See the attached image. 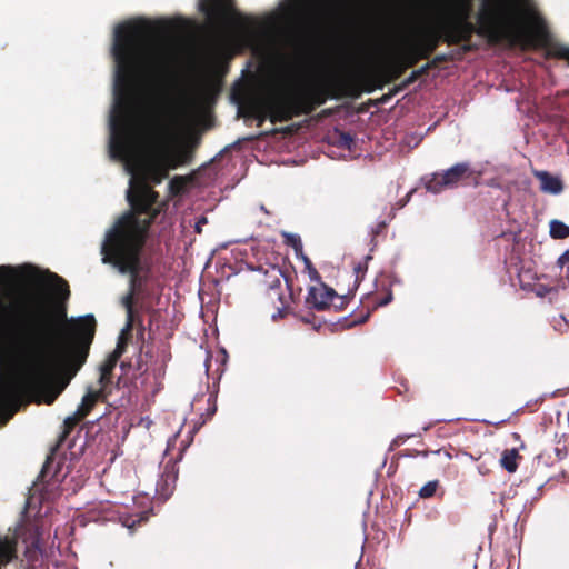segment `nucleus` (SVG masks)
<instances>
[{"label": "nucleus", "instance_id": "1", "mask_svg": "<svg viewBox=\"0 0 569 569\" xmlns=\"http://www.w3.org/2000/svg\"><path fill=\"white\" fill-rule=\"evenodd\" d=\"M116 89L114 104L110 116V153L112 158L124 159L132 150L133 96L131 84L141 76L148 89V101L152 111L158 147L142 164L141 180L131 179L128 201L131 211L120 217L106 233L101 246L103 263H110L122 274H129V290L137 293L148 281L152 267L161 258L160 247L150 248L148 257L141 253L150 226L161 213L164 203L149 183L159 184L170 170L189 164L193 160L199 138L169 148V131L161 121L168 86L173 76L176 59H114Z\"/></svg>", "mask_w": 569, "mask_h": 569}, {"label": "nucleus", "instance_id": "2", "mask_svg": "<svg viewBox=\"0 0 569 569\" xmlns=\"http://www.w3.org/2000/svg\"><path fill=\"white\" fill-rule=\"evenodd\" d=\"M32 287L9 301L0 298V339L19 348L30 368L22 377V387L30 391L46 388L63 370H78L89 355L96 332L92 315L81 318L69 340L59 339L60 325L67 321L66 302L70 297L67 280L31 266Z\"/></svg>", "mask_w": 569, "mask_h": 569}, {"label": "nucleus", "instance_id": "3", "mask_svg": "<svg viewBox=\"0 0 569 569\" xmlns=\"http://www.w3.org/2000/svg\"><path fill=\"white\" fill-rule=\"evenodd\" d=\"M469 7L446 19L438 29H429L412 46L418 57L428 59L441 42L449 46L471 40L473 33L485 37L490 44L508 43L522 49L537 47L542 28L530 27L520 0H483L478 13V27L468 20Z\"/></svg>", "mask_w": 569, "mask_h": 569}, {"label": "nucleus", "instance_id": "4", "mask_svg": "<svg viewBox=\"0 0 569 569\" xmlns=\"http://www.w3.org/2000/svg\"><path fill=\"white\" fill-rule=\"evenodd\" d=\"M325 101L323 91H303L271 99L267 103V110L272 123L283 122L300 114L311 113L316 107L325 103Z\"/></svg>", "mask_w": 569, "mask_h": 569}, {"label": "nucleus", "instance_id": "5", "mask_svg": "<svg viewBox=\"0 0 569 569\" xmlns=\"http://www.w3.org/2000/svg\"><path fill=\"white\" fill-rule=\"evenodd\" d=\"M283 278L282 270L277 266H269L267 269H259L257 281L261 286V289L268 297L271 306L277 309L280 317H283L284 311L289 307V300H292L293 296L290 289V280L286 278L287 289L290 290L289 297H286L281 288V279Z\"/></svg>", "mask_w": 569, "mask_h": 569}, {"label": "nucleus", "instance_id": "6", "mask_svg": "<svg viewBox=\"0 0 569 569\" xmlns=\"http://www.w3.org/2000/svg\"><path fill=\"white\" fill-rule=\"evenodd\" d=\"M472 170L468 162H459L442 172H435L426 181V189L432 193H440L446 189L457 188L465 180L471 178Z\"/></svg>", "mask_w": 569, "mask_h": 569}, {"label": "nucleus", "instance_id": "7", "mask_svg": "<svg viewBox=\"0 0 569 569\" xmlns=\"http://www.w3.org/2000/svg\"><path fill=\"white\" fill-rule=\"evenodd\" d=\"M199 10L214 28L227 26L233 19H246L237 11L234 0H200Z\"/></svg>", "mask_w": 569, "mask_h": 569}, {"label": "nucleus", "instance_id": "8", "mask_svg": "<svg viewBox=\"0 0 569 569\" xmlns=\"http://www.w3.org/2000/svg\"><path fill=\"white\" fill-rule=\"evenodd\" d=\"M153 348L152 346L142 345L139 348L138 353L132 357L129 361H122L120 367L123 371L132 370V377L138 379L152 370L154 378H161L164 376L166 365L162 362L160 366H157V361H153Z\"/></svg>", "mask_w": 569, "mask_h": 569}, {"label": "nucleus", "instance_id": "9", "mask_svg": "<svg viewBox=\"0 0 569 569\" xmlns=\"http://www.w3.org/2000/svg\"><path fill=\"white\" fill-rule=\"evenodd\" d=\"M60 447L54 446L50 455L47 457L46 462L38 476V483L56 485L61 483L67 476L62 472L63 461L56 459V452Z\"/></svg>", "mask_w": 569, "mask_h": 569}, {"label": "nucleus", "instance_id": "10", "mask_svg": "<svg viewBox=\"0 0 569 569\" xmlns=\"http://www.w3.org/2000/svg\"><path fill=\"white\" fill-rule=\"evenodd\" d=\"M335 297L337 292L332 288L319 282L318 286L309 287L305 302L308 308L322 311L330 307Z\"/></svg>", "mask_w": 569, "mask_h": 569}, {"label": "nucleus", "instance_id": "11", "mask_svg": "<svg viewBox=\"0 0 569 569\" xmlns=\"http://www.w3.org/2000/svg\"><path fill=\"white\" fill-rule=\"evenodd\" d=\"M532 174L540 182L539 189L543 193L558 196L565 189L563 181L559 176H555L545 170H533Z\"/></svg>", "mask_w": 569, "mask_h": 569}, {"label": "nucleus", "instance_id": "12", "mask_svg": "<svg viewBox=\"0 0 569 569\" xmlns=\"http://www.w3.org/2000/svg\"><path fill=\"white\" fill-rule=\"evenodd\" d=\"M110 390L104 389L100 386L98 390L89 389L87 393L83 396L80 406L77 411L80 413V417H87L97 402L106 401Z\"/></svg>", "mask_w": 569, "mask_h": 569}, {"label": "nucleus", "instance_id": "13", "mask_svg": "<svg viewBox=\"0 0 569 569\" xmlns=\"http://www.w3.org/2000/svg\"><path fill=\"white\" fill-rule=\"evenodd\" d=\"M20 272L12 266H0V293L8 297L19 282Z\"/></svg>", "mask_w": 569, "mask_h": 569}, {"label": "nucleus", "instance_id": "14", "mask_svg": "<svg viewBox=\"0 0 569 569\" xmlns=\"http://www.w3.org/2000/svg\"><path fill=\"white\" fill-rule=\"evenodd\" d=\"M17 558V539L9 536H0V569Z\"/></svg>", "mask_w": 569, "mask_h": 569}, {"label": "nucleus", "instance_id": "15", "mask_svg": "<svg viewBox=\"0 0 569 569\" xmlns=\"http://www.w3.org/2000/svg\"><path fill=\"white\" fill-rule=\"evenodd\" d=\"M118 361V358L113 357L112 355H109L100 366L99 383L104 389L110 390V386L112 385L113 370Z\"/></svg>", "mask_w": 569, "mask_h": 569}, {"label": "nucleus", "instance_id": "16", "mask_svg": "<svg viewBox=\"0 0 569 569\" xmlns=\"http://www.w3.org/2000/svg\"><path fill=\"white\" fill-rule=\"evenodd\" d=\"M381 289L385 291L383 296L379 298L378 296L368 295L367 299L372 303V310H376L379 307L387 306L393 299L391 283L389 280L383 279L380 281Z\"/></svg>", "mask_w": 569, "mask_h": 569}, {"label": "nucleus", "instance_id": "17", "mask_svg": "<svg viewBox=\"0 0 569 569\" xmlns=\"http://www.w3.org/2000/svg\"><path fill=\"white\" fill-rule=\"evenodd\" d=\"M84 419V417H80V413L76 411L72 416H69L63 421V430L60 433L56 446L61 447L62 443L67 440L70 432L79 425V422Z\"/></svg>", "mask_w": 569, "mask_h": 569}, {"label": "nucleus", "instance_id": "18", "mask_svg": "<svg viewBox=\"0 0 569 569\" xmlns=\"http://www.w3.org/2000/svg\"><path fill=\"white\" fill-rule=\"evenodd\" d=\"M520 458L521 457L516 449H507L502 452L500 463L505 470L513 473L518 468V459Z\"/></svg>", "mask_w": 569, "mask_h": 569}, {"label": "nucleus", "instance_id": "19", "mask_svg": "<svg viewBox=\"0 0 569 569\" xmlns=\"http://www.w3.org/2000/svg\"><path fill=\"white\" fill-rule=\"evenodd\" d=\"M29 546L27 549V553L31 556L32 552H43V541H42V531L41 528L36 526L33 530L30 532L29 537Z\"/></svg>", "mask_w": 569, "mask_h": 569}, {"label": "nucleus", "instance_id": "20", "mask_svg": "<svg viewBox=\"0 0 569 569\" xmlns=\"http://www.w3.org/2000/svg\"><path fill=\"white\" fill-rule=\"evenodd\" d=\"M429 66L423 64L419 69L413 70L407 79H405L399 86L392 89V93H398L401 90H405L408 86L416 82L420 77L428 74Z\"/></svg>", "mask_w": 569, "mask_h": 569}, {"label": "nucleus", "instance_id": "21", "mask_svg": "<svg viewBox=\"0 0 569 569\" xmlns=\"http://www.w3.org/2000/svg\"><path fill=\"white\" fill-rule=\"evenodd\" d=\"M550 236L553 239H566L569 237V226L560 220L550 222Z\"/></svg>", "mask_w": 569, "mask_h": 569}, {"label": "nucleus", "instance_id": "22", "mask_svg": "<svg viewBox=\"0 0 569 569\" xmlns=\"http://www.w3.org/2000/svg\"><path fill=\"white\" fill-rule=\"evenodd\" d=\"M403 64L401 61L390 64L386 70V81L390 82L400 78L407 69V66Z\"/></svg>", "mask_w": 569, "mask_h": 569}, {"label": "nucleus", "instance_id": "23", "mask_svg": "<svg viewBox=\"0 0 569 569\" xmlns=\"http://www.w3.org/2000/svg\"><path fill=\"white\" fill-rule=\"evenodd\" d=\"M134 292L130 291L122 298V305L127 309L128 322L127 330H131L132 327V316H133V299Z\"/></svg>", "mask_w": 569, "mask_h": 569}, {"label": "nucleus", "instance_id": "24", "mask_svg": "<svg viewBox=\"0 0 569 569\" xmlns=\"http://www.w3.org/2000/svg\"><path fill=\"white\" fill-rule=\"evenodd\" d=\"M439 487L438 480L428 481L426 485H423L419 490V497L427 499L435 496L437 489Z\"/></svg>", "mask_w": 569, "mask_h": 569}, {"label": "nucleus", "instance_id": "25", "mask_svg": "<svg viewBox=\"0 0 569 569\" xmlns=\"http://www.w3.org/2000/svg\"><path fill=\"white\" fill-rule=\"evenodd\" d=\"M126 331H128V330L126 329L121 332L114 350L110 353L113 357L118 358L119 360L122 357V355L126 352V348H127V343H128V339L124 336Z\"/></svg>", "mask_w": 569, "mask_h": 569}, {"label": "nucleus", "instance_id": "26", "mask_svg": "<svg viewBox=\"0 0 569 569\" xmlns=\"http://www.w3.org/2000/svg\"><path fill=\"white\" fill-rule=\"evenodd\" d=\"M420 59L422 58L418 57V52L415 51L413 46H411L407 53L402 57L401 62L405 63L403 66H407L408 69L416 66Z\"/></svg>", "mask_w": 569, "mask_h": 569}, {"label": "nucleus", "instance_id": "27", "mask_svg": "<svg viewBox=\"0 0 569 569\" xmlns=\"http://www.w3.org/2000/svg\"><path fill=\"white\" fill-rule=\"evenodd\" d=\"M337 143L338 146L350 150L355 143V140L349 132L340 131L338 132Z\"/></svg>", "mask_w": 569, "mask_h": 569}, {"label": "nucleus", "instance_id": "28", "mask_svg": "<svg viewBox=\"0 0 569 569\" xmlns=\"http://www.w3.org/2000/svg\"><path fill=\"white\" fill-rule=\"evenodd\" d=\"M450 60H452V56L451 54L440 53V54L435 56L426 64L429 66V70H431L432 68H437L440 63L448 62Z\"/></svg>", "mask_w": 569, "mask_h": 569}, {"label": "nucleus", "instance_id": "29", "mask_svg": "<svg viewBox=\"0 0 569 569\" xmlns=\"http://www.w3.org/2000/svg\"><path fill=\"white\" fill-rule=\"evenodd\" d=\"M305 260V263H306V268L308 270V273H309V278L310 280L312 281H317V282H321V277L318 272V270L313 267L312 262L310 261V259L308 257H305L303 258Z\"/></svg>", "mask_w": 569, "mask_h": 569}, {"label": "nucleus", "instance_id": "30", "mask_svg": "<svg viewBox=\"0 0 569 569\" xmlns=\"http://www.w3.org/2000/svg\"><path fill=\"white\" fill-rule=\"evenodd\" d=\"M558 263L561 267L562 271L566 270L565 274L569 280V249L560 256V258L558 259Z\"/></svg>", "mask_w": 569, "mask_h": 569}, {"label": "nucleus", "instance_id": "31", "mask_svg": "<svg viewBox=\"0 0 569 569\" xmlns=\"http://www.w3.org/2000/svg\"><path fill=\"white\" fill-rule=\"evenodd\" d=\"M287 243L292 246L296 250L302 249V243L299 237L295 234H287Z\"/></svg>", "mask_w": 569, "mask_h": 569}, {"label": "nucleus", "instance_id": "32", "mask_svg": "<svg viewBox=\"0 0 569 569\" xmlns=\"http://www.w3.org/2000/svg\"><path fill=\"white\" fill-rule=\"evenodd\" d=\"M335 299L339 300L338 303L333 305L336 310H342L346 307V305L348 303V300H347L346 296H338L337 295V297H335Z\"/></svg>", "mask_w": 569, "mask_h": 569}, {"label": "nucleus", "instance_id": "33", "mask_svg": "<svg viewBox=\"0 0 569 569\" xmlns=\"http://www.w3.org/2000/svg\"><path fill=\"white\" fill-rule=\"evenodd\" d=\"M353 270L357 274V279L359 278L360 274L361 277H363V274L367 272V263L359 262L357 266H355Z\"/></svg>", "mask_w": 569, "mask_h": 569}, {"label": "nucleus", "instance_id": "34", "mask_svg": "<svg viewBox=\"0 0 569 569\" xmlns=\"http://www.w3.org/2000/svg\"><path fill=\"white\" fill-rule=\"evenodd\" d=\"M463 44L461 47L462 51L463 52H470V51H473L477 49V47L475 44H471L470 43V40L469 41H462Z\"/></svg>", "mask_w": 569, "mask_h": 569}, {"label": "nucleus", "instance_id": "35", "mask_svg": "<svg viewBox=\"0 0 569 569\" xmlns=\"http://www.w3.org/2000/svg\"><path fill=\"white\" fill-rule=\"evenodd\" d=\"M369 316H370V311H368L359 321H355V323H363L365 321H367Z\"/></svg>", "mask_w": 569, "mask_h": 569}, {"label": "nucleus", "instance_id": "36", "mask_svg": "<svg viewBox=\"0 0 569 569\" xmlns=\"http://www.w3.org/2000/svg\"><path fill=\"white\" fill-rule=\"evenodd\" d=\"M178 181H179V182H181V181H182V177H179V176L174 177V178L171 180L170 184L173 187V184H174L176 182H178Z\"/></svg>", "mask_w": 569, "mask_h": 569}, {"label": "nucleus", "instance_id": "37", "mask_svg": "<svg viewBox=\"0 0 569 569\" xmlns=\"http://www.w3.org/2000/svg\"><path fill=\"white\" fill-rule=\"evenodd\" d=\"M272 299H274V303L279 306V300L277 299V296L274 292L271 293Z\"/></svg>", "mask_w": 569, "mask_h": 569}, {"label": "nucleus", "instance_id": "38", "mask_svg": "<svg viewBox=\"0 0 569 569\" xmlns=\"http://www.w3.org/2000/svg\"><path fill=\"white\" fill-rule=\"evenodd\" d=\"M392 94H393V93H392V91H391V92H390V94H388V96H383V97L381 98L382 102H386V101L389 99V97H390V96H392Z\"/></svg>", "mask_w": 569, "mask_h": 569}, {"label": "nucleus", "instance_id": "39", "mask_svg": "<svg viewBox=\"0 0 569 569\" xmlns=\"http://www.w3.org/2000/svg\"><path fill=\"white\" fill-rule=\"evenodd\" d=\"M556 451H557V456H558L559 458H561L562 451H560L559 449H556Z\"/></svg>", "mask_w": 569, "mask_h": 569}, {"label": "nucleus", "instance_id": "40", "mask_svg": "<svg viewBox=\"0 0 569 569\" xmlns=\"http://www.w3.org/2000/svg\"><path fill=\"white\" fill-rule=\"evenodd\" d=\"M532 16L536 20H540L539 16H536L535 13H532Z\"/></svg>", "mask_w": 569, "mask_h": 569}, {"label": "nucleus", "instance_id": "41", "mask_svg": "<svg viewBox=\"0 0 569 569\" xmlns=\"http://www.w3.org/2000/svg\"><path fill=\"white\" fill-rule=\"evenodd\" d=\"M196 229H197V231H198V232H200V231H201V230H200V226H199V223L197 224V228H196Z\"/></svg>", "mask_w": 569, "mask_h": 569}, {"label": "nucleus", "instance_id": "42", "mask_svg": "<svg viewBox=\"0 0 569 569\" xmlns=\"http://www.w3.org/2000/svg\"><path fill=\"white\" fill-rule=\"evenodd\" d=\"M53 399H54V397H52V398H51L50 400H48L47 402H48V403H51V402H53Z\"/></svg>", "mask_w": 569, "mask_h": 569}]
</instances>
